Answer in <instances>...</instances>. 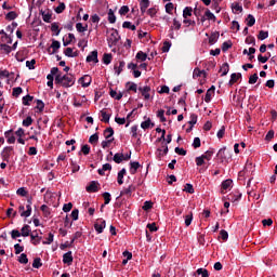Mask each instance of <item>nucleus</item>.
<instances>
[{
    "instance_id": "f257e3e1",
    "label": "nucleus",
    "mask_w": 277,
    "mask_h": 277,
    "mask_svg": "<svg viewBox=\"0 0 277 277\" xmlns=\"http://www.w3.org/2000/svg\"><path fill=\"white\" fill-rule=\"evenodd\" d=\"M55 83L56 85H62L63 88H72V85H75V76L70 74L65 76L57 74L55 76Z\"/></svg>"
},
{
    "instance_id": "f03ea898",
    "label": "nucleus",
    "mask_w": 277,
    "mask_h": 277,
    "mask_svg": "<svg viewBox=\"0 0 277 277\" xmlns=\"http://www.w3.org/2000/svg\"><path fill=\"white\" fill-rule=\"evenodd\" d=\"M138 92L142 94L144 101H150V95L155 94V90L150 85L138 87Z\"/></svg>"
},
{
    "instance_id": "7ed1b4c3",
    "label": "nucleus",
    "mask_w": 277,
    "mask_h": 277,
    "mask_svg": "<svg viewBox=\"0 0 277 277\" xmlns=\"http://www.w3.org/2000/svg\"><path fill=\"white\" fill-rule=\"evenodd\" d=\"M118 42H120V34H118V31L114 29L108 38V43L110 44V47H116Z\"/></svg>"
},
{
    "instance_id": "20e7f679",
    "label": "nucleus",
    "mask_w": 277,
    "mask_h": 277,
    "mask_svg": "<svg viewBox=\"0 0 277 277\" xmlns=\"http://www.w3.org/2000/svg\"><path fill=\"white\" fill-rule=\"evenodd\" d=\"M105 226H106V223H105V220L103 219L97 220L94 224V228L98 235H101V233L105 230Z\"/></svg>"
},
{
    "instance_id": "39448f33",
    "label": "nucleus",
    "mask_w": 277,
    "mask_h": 277,
    "mask_svg": "<svg viewBox=\"0 0 277 277\" xmlns=\"http://www.w3.org/2000/svg\"><path fill=\"white\" fill-rule=\"evenodd\" d=\"M135 192V186L130 185L127 188H123L120 193V196H126V198H131V195Z\"/></svg>"
},
{
    "instance_id": "423d86ee",
    "label": "nucleus",
    "mask_w": 277,
    "mask_h": 277,
    "mask_svg": "<svg viewBox=\"0 0 277 277\" xmlns=\"http://www.w3.org/2000/svg\"><path fill=\"white\" fill-rule=\"evenodd\" d=\"M87 62H94V64H98V51L94 50L87 56Z\"/></svg>"
},
{
    "instance_id": "0eeeda50",
    "label": "nucleus",
    "mask_w": 277,
    "mask_h": 277,
    "mask_svg": "<svg viewBox=\"0 0 277 277\" xmlns=\"http://www.w3.org/2000/svg\"><path fill=\"white\" fill-rule=\"evenodd\" d=\"M98 182L92 181L90 185L87 186V192H89V194H94L98 192Z\"/></svg>"
},
{
    "instance_id": "6e6552de",
    "label": "nucleus",
    "mask_w": 277,
    "mask_h": 277,
    "mask_svg": "<svg viewBox=\"0 0 277 277\" xmlns=\"http://www.w3.org/2000/svg\"><path fill=\"white\" fill-rule=\"evenodd\" d=\"M215 94V85H212L210 89L207 90L205 102L211 103V97Z\"/></svg>"
},
{
    "instance_id": "1a4fd4ad",
    "label": "nucleus",
    "mask_w": 277,
    "mask_h": 277,
    "mask_svg": "<svg viewBox=\"0 0 277 277\" xmlns=\"http://www.w3.org/2000/svg\"><path fill=\"white\" fill-rule=\"evenodd\" d=\"M80 83L82 88H89L90 83H92V77L85 75L80 78Z\"/></svg>"
},
{
    "instance_id": "9d476101",
    "label": "nucleus",
    "mask_w": 277,
    "mask_h": 277,
    "mask_svg": "<svg viewBox=\"0 0 277 277\" xmlns=\"http://www.w3.org/2000/svg\"><path fill=\"white\" fill-rule=\"evenodd\" d=\"M216 157H219V159H221V161H226L228 159L226 147L221 148L217 151Z\"/></svg>"
},
{
    "instance_id": "9b49d317",
    "label": "nucleus",
    "mask_w": 277,
    "mask_h": 277,
    "mask_svg": "<svg viewBox=\"0 0 277 277\" xmlns=\"http://www.w3.org/2000/svg\"><path fill=\"white\" fill-rule=\"evenodd\" d=\"M26 211L21 213V217H29L31 215V199L27 200Z\"/></svg>"
},
{
    "instance_id": "f8f14e48",
    "label": "nucleus",
    "mask_w": 277,
    "mask_h": 277,
    "mask_svg": "<svg viewBox=\"0 0 277 277\" xmlns=\"http://www.w3.org/2000/svg\"><path fill=\"white\" fill-rule=\"evenodd\" d=\"M198 77L207 78V71L200 70V68L196 67L193 71V78L198 79Z\"/></svg>"
},
{
    "instance_id": "ddd939ff",
    "label": "nucleus",
    "mask_w": 277,
    "mask_h": 277,
    "mask_svg": "<svg viewBox=\"0 0 277 277\" xmlns=\"http://www.w3.org/2000/svg\"><path fill=\"white\" fill-rule=\"evenodd\" d=\"M63 263L70 265L72 263V251H68L63 255Z\"/></svg>"
},
{
    "instance_id": "4468645a",
    "label": "nucleus",
    "mask_w": 277,
    "mask_h": 277,
    "mask_svg": "<svg viewBox=\"0 0 277 277\" xmlns=\"http://www.w3.org/2000/svg\"><path fill=\"white\" fill-rule=\"evenodd\" d=\"M124 66H126L124 61H120L119 64H115L114 68L117 76L120 75L122 70H124Z\"/></svg>"
},
{
    "instance_id": "2eb2a0df",
    "label": "nucleus",
    "mask_w": 277,
    "mask_h": 277,
    "mask_svg": "<svg viewBox=\"0 0 277 277\" xmlns=\"http://www.w3.org/2000/svg\"><path fill=\"white\" fill-rule=\"evenodd\" d=\"M4 135L6 137L8 144H14L16 142V136L12 134V130L6 131Z\"/></svg>"
},
{
    "instance_id": "dca6fc26",
    "label": "nucleus",
    "mask_w": 277,
    "mask_h": 277,
    "mask_svg": "<svg viewBox=\"0 0 277 277\" xmlns=\"http://www.w3.org/2000/svg\"><path fill=\"white\" fill-rule=\"evenodd\" d=\"M149 5H150L149 0H141L140 1V8H141L142 14H144L146 12V10H148Z\"/></svg>"
},
{
    "instance_id": "f3484780",
    "label": "nucleus",
    "mask_w": 277,
    "mask_h": 277,
    "mask_svg": "<svg viewBox=\"0 0 277 277\" xmlns=\"http://www.w3.org/2000/svg\"><path fill=\"white\" fill-rule=\"evenodd\" d=\"M113 161H115V163H122L124 161V154L122 153L115 154Z\"/></svg>"
},
{
    "instance_id": "a211bd4d",
    "label": "nucleus",
    "mask_w": 277,
    "mask_h": 277,
    "mask_svg": "<svg viewBox=\"0 0 277 277\" xmlns=\"http://www.w3.org/2000/svg\"><path fill=\"white\" fill-rule=\"evenodd\" d=\"M124 174H127V169H121L118 172L117 182L119 185H122V183H124V181H122V179H124Z\"/></svg>"
},
{
    "instance_id": "6ab92c4d",
    "label": "nucleus",
    "mask_w": 277,
    "mask_h": 277,
    "mask_svg": "<svg viewBox=\"0 0 277 277\" xmlns=\"http://www.w3.org/2000/svg\"><path fill=\"white\" fill-rule=\"evenodd\" d=\"M233 185V180H225L223 183H222V190H221V194H225L224 190L225 189H229V187H232Z\"/></svg>"
},
{
    "instance_id": "aec40b11",
    "label": "nucleus",
    "mask_w": 277,
    "mask_h": 277,
    "mask_svg": "<svg viewBox=\"0 0 277 277\" xmlns=\"http://www.w3.org/2000/svg\"><path fill=\"white\" fill-rule=\"evenodd\" d=\"M239 79H241V74H232L230 75V80H229V85H233L234 83H237V81H239Z\"/></svg>"
},
{
    "instance_id": "412c9836",
    "label": "nucleus",
    "mask_w": 277,
    "mask_h": 277,
    "mask_svg": "<svg viewBox=\"0 0 277 277\" xmlns=\"http://www.w3.org/2000/svg\"><path fill=\"white\" fill-rule=\"evenodd\" d=\"M232 10L234 14H237V12H243V6L239 4V2L232 3Z\"/></svg>"
},
{
    "instance_id": "4be33fe9",
    "label": "nucleus",
    "mask_w": 277,
    "mask_h": 277,
    "mask_svg": "<svg viewBox=\"0 0 277 277\" xmlns=\"http://www.w3.org/2000/svg\"><path fill=\"white\" fill-rule=\"evenodd\" d=\"M60 47H62V44L60 43V41L57 40H53L52 44H51V49H53L51 54L57 53V51H60Z\"/></svg>"
},
{
    "instance_id": "5701e85b",
    "label": "nucleus",
    "mask_w": 277,
    "mask_h": 277,
    "mask_svg": "<svg viewBox=\"0 0 277 277\" xmlns=\"http://www.w3.org/2000/svg\"><path fill=\"white\" fill-rule=\"evenodd\" d=\"M230 70V67L228 65V63H224L221 67V77H226V75H228V71Z\"/></svg>"
},
{
    "instance_id": "b1692460",
    "label": "nucleus",
    "mask_w": 277,
    "mask_h": 277,
    "mask_svg": "<svg viewBox=\"0 0 277 277\" xmlns=\"http://www.w3.org/2000/svg\"><path fill=\"white\" fill-rule=\"evenodd\" d=\"M21 230L22 237H29V234L31 233V227H29V225H24Z\"/></svg>"
},
{
    "instance_id": "393cba45",
    "label": "nucleus",
    "mask_w": 277,
    "mask_h": 277,
    "mask_svg": "<svg viewBox=\"0 0 277 277\" xmlns=\"http://www.w3.org/2000/svg\"><path fill=\"white\" fill-rule=\"evenodd\" d=\"M131 168H130V173L131 174H136L137 170L140 169V162H131L130 163Z\"/></svg>"
},
{
    "instance_id": "a878e982",
    "label": "nucleus",
    "mask_w": 277,
    "mask_h": 277,
    "mask_svg": "<svg viewBox=\"0 0 277 277\" xmlns=\"http://www.w3.org/2000/svg\"><path fill=\"white\" fill-rule=\"evenodd\" d=\"M150 127H155V123L150 122V118L141 123V129H144L145 131L146 129H150Z\"/></svg>"
},
{
    "instance_id": "bb28decb",
    "label": "nucleus",
    "mask_w": 277,
    "mask_h": 277,
    "mask_svg": "<svg viewBox=\"0 0 277 277\" xmlns=\"http://www.w3.org/2000/svg\"><path fill=\"white\" fill-rule=\"evenodd\" d=\"M193 12H194V9H192V6H186L183 10V18H189V16H192Z\"/></svg>"
},
{
    "instance_id": "cd10ccee",
    "label": "nucleus",
    "mask_w": 277,
    "mask_h": 277,
    "mask_svg": "<svg viewBox=\"0 0 277 277\" xmlns=\"http://www.w3.org/2000/svg\"><path fill=\"white\" fill-rule=\"evenodd\" d=\"M58 72H60V68L53 67V68L51 69V74H49V75L47 76L48 81H53V76H54V75H58Z\"/></svg>"
},
{
    "instance_id": "c85d7f7f",
    "label": "nucleus",
    "mask_w": 277,
    "mask_h": 277,
    "mask_svg": "<svg viewBox=\"0 0 277 277\" xmlns=\"http://www.w3.org/2000/svg\"><path fill=\"white\" fill-rule=\"evenodd\" d=\"M41 16H42V19L44 21V23H51V13L48 11H42L41 12Z\"/></svg>"
},
{
    "instance_id": "c756f323",
    "label": "nucleus",
    "mask_w": 277,
    "mask_h": 277,
    "mask_svg": "<svg viewBox=\"0 0 277 277\" xmlns=\"http://www.w3.org/2000/svg\"><path fill=\"white\" fill-rule=\"evenodd\" d=\"M76 29L79 34H83L84 31H88V25H84L82 23L76 24Z\"/></svg>"
},
{
    "instance_id": "7c9ffc66",
    "label": "nucleus",
    "mask_w": 277,
    "mask_h": 277,
    "mask_svg": "<svg viewBox=\"0 0 277 277\" xmlns=\"http://www.w3.org/2000/svg\"><path fill=\"white\" fill-rule=\"evenodd\" d=\"M128 92H137V84L135 82H127Z\"/></svg>"
},
{
    "instance_id": "2f4dec72",
    "label": "nucleus",
    "mask_w": 277,
    "mask_h": 277,
    "mask_svg": "<svg viewBox=\"0 0 277 277\" xmlns=\"http://www.w3.org/2000/svg\"><path fill=\"white\" fill-rule=\"evenodd\" d=\"M255 23H256V19L254 18V15L249 14L248 17H247L248 27H254Z\"/></svg>"
},
{
    "instance_id": "473e14b6",
    "label": "nucleus",
    "mask_w": 277,
    "mask_h": 277,
    "mask_svg": "<svg viewBox=\"0 0 277 277\" xmlns=\"http://www.w3.org/2000/svg\"><path fill=\"white\" fill-rule=\"evenodd\" d=\"M21 94H23V88L21 87L13 88L12 96H14L15 98H18Z\"/></svg>"
},
{
    "instance_id": "72a5a7b5",
    "label": "nucleus",
    "mask_w": 277,
    "mask_h": 277,
    "mask_svg": "<svg viewBox=\"0 0 277 277\" xmlns=\"http://www.w3.org/2000/svg\"><path fill=\"white\" fill-rule=\"evenodd\" d=\"M147 58H148V55L143 51H138L136 53V60H140L141 62H146Z\"/></svg>"
},
{
    "instance_id": "f704fd0d",
    "label": "nucleus",
    "mask_w": 277,
    "mask_h": 277,
    "mask_svg": "<svg viewBox=\"0 0 277 277\" xmlns=\"http://www.w3.org/2000/svg\"><path fill=\"white\" fill-rule=\"evenodd\" d=\"M267 38H269V32L260 30V32L258 35V40H267Z\"/></svg>"
},
{
    "instance_id": "c9c22d12",
    "label": "nucleus",
    "mask_w": 277,
    "mask_h": 277,
    "mask_svg": "<svg viewBox=\"0 0 277 277\" xmlns=\"http://www.w3.org/2000/svg\"><path fill=\"white\" fill-rule=\"evenodd\" d=\"M220 38V34L214 32L209 37V44H215L217 42V39Z\"/></svg>"
},
{
    "instance_id": "e433bc0d",
    "label": "nucleus",
    "mask_w": 277,
    "mask_h": 277,
    "mask_svg": "<svg viewBox=\"0 0 277 277\" xmlns=\"http://www.w3.org/2000/svg\"><path fill=\"white\" fill-rule=\"evenodd\" d=\"M0 51H2V53H6L10 54L12 53V47L8 45V44H0Z\"/></svg>"
},
{
    "instance_id": "4c0bfd02",
    "label": "nucleus",
    "mask_w": 277,
    "mask_h": 277,
    "mask_svg": "<svg viewBox=\"0 0 277 277\" xmlns=\"http://www.w3.org/2000/svg\"><path fill=\"white\" fill-rule=\"evenodd\" d=\"M41 211H42L44 217H49V215H51V209L47 205L41 206Z\"/></svg>"
},
{
    "instance_id": "58836bf2",
    "label": "nucleus",
    "mask_w": 277,
    "mask_h": 277,
    "mask_svg": "<svg viewBox=\"0 0 277 277\" xmlns=\"http://www.w3.org/2000/svg\"><path fill=\"white\" fill-rule=\"evenodd\" d=\"M108 22L114 25L116 23V14H114V10L109 9L108 11Z\"/></svg>"
},
{
    "instance_id": "ea45409f",
    "label": "nucleus",
    "mask_w": 277,
    "mask_h": 277,
    "mask_svg": "<svg viewBox=\"0 0 277 277\" xmlns=\"http://www.w3.org/2000/svg\"><path fill=\"white\" fill-rule=\"evenodd\" d=\"M104 136L106 140H109L110 137H113L114 136V128H107L104 131Z\"/></svg>"
},
{
    "instance_id": "a19ab883",
    "label": "nucleus",
    "mask_w": 277,
    "mask_h": 277,
    "mask_svg": "<svg viewBox=\"0 0 277 277\" xmlns=\"http://www.w3.org/2000/svg\"><path fill=\"white\" fill-rule=\"evenodd\" d=\"M41 266H42V260L40 258H36L32 262V267L35 269H40Z\"/></svg>"
},
{
    "instance_id": "79ce46f5",
    "label": "nucleus",
    "mask_w": 277,
    "mask_h": 277,
    "mask_svg": "<svg viewBox=\"0 0 277 277\" xmlns=\"http://www.w3.org/2000/svg\"><path fill=\"white\" fill-rule=\"evenodd\" d=\"M213 149H209L207 150L203 155H201V157L205 159H207V161H211V157H213Z\"/></svg>"
},
{
    "instance_id": "37998d69",
    "label": "nucleus",
    "mask_w": 277,
    "mask_h": 277,
    "mask_svg": "<svg viewBox=\"0 0 277 277\" xmlns=\"http://www.w3.org/2000/svg\"><path fill=\"white\" fill-rule=\"evenodd\" d=\"M123 29H131V31H135L136 27L131 22H123Z\"/></svg>"
},
{
    "instance_id": "c03bdc74",
    "label": "nucleus",
    "mask_w": 277,
    "mask_h": 277,
    "mask_svg": "<svg viewBox=\"0 0 277 277\" xmlns=\"http://www.w3.org/2000/svg\"><path fill=\"white\" fill-rule=\"evenodd\" d=\"M194 220V213H189L185 216V226H192V222Z\"/></svg>"
},
{
    "instance_id": "a18cd8bd",
    "label": "nucleus",
    "mask_w": 277,
    "mask_h": 277,
    "mask_svg": "<svg viewBox=\"0 0 277 277\" xmlns=\"http://www.w3.org/2000/svg\"><path fill=\"white\" fill-rule=\"evenodd\" d=\"M18 263H22L23 265H27V263H29V259H27V254L22 253L18 258Z\"/></svg>"
},
{
    "instance_id": "49530a36",
    "label": "nucleus",
    "mask_w": 277,
    "mask_h": 277,
    "mask_svg": "<svg viewBox=\"0 0 277 277\" xmlns=\"http://www.w3.org/2000/svg\"><path fill=\"white\" fill-rule=\"evenodd\" d=\"M64 10H66V4L64 2H60V4L55 9V12L56 14H62Z\"/></svg>"
},
{
    "instance_id": "de8ad7c7",
    "label": "nucleus",
    "mask_w": 277,
    "mask_h": 277,
    "mask_svg": "<svg viewBox=\"0 0 277 277\" xmlns=\"http://www.w3.org/2000/svg\"><path fill=\"white\" fill-rule=\"evenodd\" d=\"M51 31L55 34V36H60V25L57 23H52L51 25Z\"/></svg>"
},
{
    "instance_id": "09e8293b",
    "label": "nucleus",
    "mask_w": 277,
    "mask_h": 277,
    "mask_svg": "<svg viewBox=\"0 0 277 277\" xmlns=\"http://www.w3.org/2000/svg\"><path fill=\"white\" fill-rule=\"evenodd\" d=\"M197 274L201 277H209V271H207V268H198Z\"/></svg>"
},
{
    "instance_id": "8fccbe9b",
    "label": "nucleus",
    "mask_w": 277,
    "mask_h": 277,
    "mask_svg": "<svg viewBox=\"0 0 277 277\" xmlns=\"http://www.w3.org/2000/svg\"><path fill=\"white\" fill-rule=\"evenodd\" d=\"M36 103V109H38L40 113L44 111V102H42V100H37Z\"/></svg>"
},
{
    "instance_id": "3c124183",
    "label": "nucleus",
    "mask_w": 277,
    "mask_h": 277,
    "mask_svg": "<svg viewBox=\"0 0 277 277\" xmlns=\"http://www.w3.org/2000/svg\"><path fill=\"white\" fill-rule=\"evenodd\" d=\"M101 114H102L103 122L108 123L109 122V118H111V116L109 114H107V111H105V110H101Z\"/></svg>"
},
{
    "instance_id": "603ef678",
    "label": "nucleus",
    "mask_w": 277,
    "mask_h": 277,
    "mask_svg": "<svg viewBox=\"0 0 277 277\" xmlns=\"http://www.w3.org/2000/svg\"><path fill=\"white\" fill-rule=\"evenodd\" d=\"M164 114H166V110H163V109L158 110L157 117L160 119V122H166L167 119H166Z\"/></svg>"
},
{
    "instance_id": "864d4df0",
    "label": "nucleus",
    "mask_w": 277,
    "mask_h": 277,
    "mask_svg": "<svg viewBox=\"0 0 277 277\" xmlns=\"http://www.w3.org/2000/svg\"><path fill=\"white\" fill-rule=\"evenodd\" d=\"M205 16L207 21H215V15L210 10L206 11Z\"/></svg>"
},
{
    "instance_id": "5fc2aeb1",
    "label": "nucleus",
    "mask_w": 277,
    "mask_h": 277,
    "mask_svg": "<svg viewBox=\"0 0 277 277\" xmlns=\"http://www.w3.org/2000/svg\"><path fill=\"white\" fill-rule=\"evenodd\" d=\"M119 14L120 16H127V14H129V6L128 5L121 6L119 10Z\"/></svg>"
},
{
    "instance_id": "6e6d98bb",
    "label": "nucleus",
    "mask_w": 277,
    "mask_h": 277,
    "mask_svg": "<svg viewBox=\"0 0 277 277\" xmlns=\"http://www.w3.org/2000/svg\"><path fill=\"white\" fill-rule=\"evenodd\" d=\"M170 47H172V42L164 41L162 47V53H168V51H170Z\"/></svg>"
},
{
    "instance_id": "4d7b16f0",
    "label": "nucleus",
    "mask_w": 277,
    "mask_h": 277,
    "mask_svg": "<svg viewBox=\"0 0 277 277\" xmlns=\"http://www.w3.org/2000/svg\"><path fill=\"white\" fill-rule=\"evenodd\" d=\"M23 101V105H29V103H31V101H34V96L31 95H26L22 98Z\"/></svg>"
},
{
    "instance_id": "13d9d810",
    "label": "nucleus",
    "mask_w": 277,
    "mask_h": 277,
    "mask_svg": "<svg viewBox=\"0 0 277 277\" xmlns=\"http://www.w3.org/2000/svg\"><path fill=\"white\" fill-rule=\"evenodd\" d=\"M16 16H18V15L16 14V12L11 11V12H9V13L5 15V18H6V21H14V18H16Z\"/></svg>"
},
{
    "instance_id": "bf43d9fd",
    "label": "nucleus",
    "mask_w": 277,
    "mask_h": 277,
    "mask_svg": "<svg viewBox=\"0 0 277 277\" xmlns=\"http://www.w3.org/2000/svg\"><path fill=\"white\" fill-rule=\"evenodd\" d=\"M31 124H34V119H31V117H27L23 120V127H31Z\"/></svg>"
},
{
    "instance_id": "052dcab7",
    "label": "nucleus",
    "mask_w": 277,
    "mask_h": 277,
    "mask_svg": "<svg viewBox=\"0 0 277 277\" xmlns=\"http://www.w3.org/2000/svg\"><path fill=\"white\" fill-rule=\"evenodd\" d=\"M13 148L12 147H5L3 149V157L4 159H9L10 158V153H12Z\"/></svg>"
},
{
    "instance_id": "680f3d73",
    "label": "nucleus",
    "mask_w": 277,
    "mask_h": 277,
    "mask_svg": "<svg viewBox=\"0 0 277 277\" xmlns=\"http://www.w3.org/2000/svg\"><path fill=\"white\" fill-rule=\"evenodd\" d=\"M151 207H153V201H145L142 209L143 211H150Z\"/></svg>"
},
{
    "instance_id": "e2e57ef3",
    "label": "nucleus",
    "mask_w": 277,
    "mask_h": 277,
    "mask_svg": "<svg viewBox=\"0 0 277 277\" xmlns=\"http://www.w3.org/2000/svg\"><path fill=\"white\" fill-rule=\"evenodd\" d=\"M78 47H79L80 49H82V51H85V47H88V40L81 39V40L78 42Z\"/></svg>"
},
{
    "instance_id": "0e129e2a",
    "label": "nucleus",
    "mask_w": 277,
    "mask_h": 277,
    "mask_svg": "<svg viewBox=\"0 0 277 277\" xmlns=\"http://www.w3.org/2000/svg\"><path fill=\"white\" fill-rule=\"evenodd\" d=\"M15 254H21L25 250V247L21 246L19 243L14 245Z\"/></svg>"
},
{
    "instance_id": "69168bd1",
    "label": "nucleus",
    "mask_w": 277,
    "mask_h": 277,
    "mask_svg": "<svg viewBox=\"0 0 277 277\" xmlns=\"http://www.w3.org/2000/svg\"><path fill=\"white\" fill-rule=\"evenodd\" d=\"M103 62H104V64H106V65L111 64V54H104V56H103Z\"/></svg>"
},
{
    "instance_id": "338daca9",
    "label": "nucleus",
    "mask_w": 277,
    "mask_h": 277,
    "mask_svg": "<svg viewBox=\"0 0 277 277\" xmlns=\"http://www.w3.org/2000/svg\"><path fill=\"white\" fill-rule=\"evenodd\" d=\"M184 192H186V194H194V185L186 184L184 187Z\"/></svg>"
},
{
    "instance_id": "774afa93",
    "label": "nucleus",
    "mask_w": 277,
    "mask_h": 277,
    "mask_svg": "<svg viewBox=\"0 0 277 277\" xmlns=\"http://www.w3.org/2000/svg\"><path fill=\"white\" fill-rule=\"evenodd\" d=\"M96 142H98V134L95 133V134L90 136L89 143L90 144H96Z\"/></svg>"
}]
</instances>
